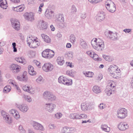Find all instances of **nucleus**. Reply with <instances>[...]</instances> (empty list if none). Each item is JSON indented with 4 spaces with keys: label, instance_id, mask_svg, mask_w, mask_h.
I'll return each instance as SVG.
<instances>
[{
    "label": "nucleus",
    "instance_id": "nucleus-1",
    "mask_svg": "<svg viewBox=\"0 0 133 133\" xmlns=\"http://www.w3.org/2000/svg\"><path fill=\"white\" fill-rule=\"evenodd\" d=\"M91 44L93 48L98 51H102L104 49V43L102 40L99 38L93 39L91 41Z\"/></svg>",
    "mask_w": 133,
    "mask_h": 133
},
{
    "label": "nucleus",
    "instance_id": "nucleus-2",
    "mask_svg": "<svg viewBox=\"0 0 133 133\" xmlns=\"http://www.w3.org/2000/svg\"><path fill=\"white\" fill-rule=\"evenodd\" d=\"M27 44L30 48H36L40 45L39 40L36 37L29 36L27 38Z\"/></svg>",
    "mask_w": 133,
    "mask_h": 133
},
{
    "label": "nucleus",
    "instance_id": "nucleus-3",
    "mask_svg": "<svg viewBox=\"0 0 133 133\" xmlns=\"http://www.w3.org/2000/svg\"><path fill=\"white\" fill-rule=\"evenodd\" d=\"M105 6L110 12L114 13L116 10V6L114 3L110 0L106 1L105 3Z\"/></svg>",
    "mask_w": 133,
    "mask_h": 133
},
{
    "label": "nucleus",
    "instance_id": "nucleus-4",
    "mask_svg": "<svg viewBox=\"0 0 133 133\" xmlns=\"http://www.w3.org/2000/svg\"><path fill=\"white\" fill-rule=\"evenodd\" d=\"M116 86L115 82L112 81H110L108 84L107 88L106 89V92L108 96H110L114 92L115 88Z\"/></svg>",
    "mask_w": 133,
    "mask_h": 133
},
{
    "label": "nucleus",
    "instance_id": "nucleus-5",
    "mask_svg": "<svg viewBox=\"0 0 133 133\" xmlns=\"http://www.w3.org/2000/svg\"><path fill=\"white\" fill-rule=\"evenodd\" d=\"M59 83L65 85H72V80L69 79L63 76H60L58 79Z\"/></svg>",
    "mask_w": 133,
    "mask_h": 133
},
{
    "label": "nucleus",
    "instance_id": "nucleus-6",
    "mask_svg": "<svg viewBox=\"0 0 133 133\" xmlns=\"http://www.w3.org/2000/svg\"><path fill=\"white\" fill-rule=\"evenodd\" d=\"M128 116L127 110L124 108H122L118 109L117 111V117L120 119H123Z\"/></svg>",
    "mask_w": 133,
    "mask_h": 133
},
{
    "label": "nucleus",
    "instance_id": "nucleus-7",
    "mask_svg": "<svg viewBox=\"0 0 133 133\" xmlns=\"http://www.w3.org/2000/svg\"><path fill=\"white\" fill-rule=\"evenodd\" d=\"M81 109L84 111L92 109L93 108L92 104L90 103L83 102L81 104Z\"/></svg>",
    "mask_w": 133,
    "mask_h": 133
},
{
    "label": "nucleus",
    "instance_id": "nucleus-8",
    "mask_svg": "<svg viewBox=\"0 0 133 133\" xmlns=\"http://www.w3.org/2000/svg\"><path fill=\"white\" fill-rule=\"evenodd\" d=\"M54 69V65L49 62L44 64L42 66L43 70L46 72H50L52 71Z\"/></svg>",
    "mask_w": 133,
    "mask_h": 133
},
{
    "label": "nucleus",
    "instance_id": "nucleus-9",
    "mask_svg": "<svg viewBox=\"0 0 133 133\" xmlns=\"http://www.w3.org/2000/svg\"><path fill=\"white\" fill-rule=\"evenodd\" d=\"M16 107L19 110L22 112L25 113L29 109V107L28 105L24 103L20 104H16Z\"/></svg>",
    "mask_w": 133,
    "mask_h": 133
},
{
    "label": "nucleus",
    "instance_id": "nucleus-10",
    "mask_svg": "<svg viewBox=\"0 0 133 133\" xmlns=\"http://www.w3.org/2000/svg\"><path fill=\"white\" fill-rule=\"evenodd\" d=\"M105 34L106 36L111 40H115L117 38V33L116 32H113L110 31H107L105 32Z\"/></svg>",
    "mask_w": 133,
    "mask_h": 133
},
{
    "label": "nucleus",
    "instance_id": "nucleus-11",
    "mask_svg": "<svg viewBox=\"0 0 133 133\" xmlns=\"http://www.w3.org/2000/svg\"><path fill=\"white\" fill-rule=\"evenodd\" d=\"M31 124L34 129L36 130H40L41 131H43L45 130L43 126L37 122L32 121L31 122Z\"/></svg>",
    "mask_w": 133,
    "mask_h": 133
},
{
    "label": "nucleus",
    "instance_id": "nucleus-12",
    "mask_svg": "<svg viewBox=\"0 0 133 133\" xmlns=\"http://www.w3.org/2000/svg\"><path fill=\"white\" fill-rule=\"evenodd\" d=\"M44 107L47 111L51 113L54 111L56 106V104L54 103H46L44 105Z\"/></svg>",
    "mask_w": 133,
    "mask_h": 133
},
{
    "label": "nucleus",
    "instance_id": "nucleus-13",
    "mask_svg": "<svg viewBox=\"0 0 133 133\" xmlns=\"http://www.w3.org/2000/svg\"><path fill=\"white\" fill-rule=\"evenodd\" d=\"M1 115L4 122L8 124L11 123V118L7 113L4 111H2L1 112Z\"/></svg>",
    "mask_w": 133,
    "mask_h": 133
},
{
    "label": "nucleus",
    "instance_id": "nucleus-14",
    "mask_svg": "<svg viewBox=\"0 0 133 133\" xmlns=\"http://www.w3.org/2000/svg\"><path fill=\"white\" fill-rule=\"evenodd\" d=\"M9 113L16 120H18L20 118L19 112L16 110L13 109L10 110Z\"/></svg>",
    "mask_w": 133,
    "mask_h": 133
},
{
    "label": "nucleus",
    "instance_id": "nucleus-15",
    "mask_svg": "<svg viewBox=\"0 0 133 133\" xmlns=\"http://www.w3.org/2000/svg\"><path fill=\"white\" fill-rule=\"evenodd\" d=\"M35 13L32 12H26L23 15L25 19L28 21H32L34 20Z\"/></svg>",
    "mask_w": 133,
    "mask_h": 133
},
{
    "label": "nucleus",
    "instance_id": "nucleus-16",
    "mask_svg": "<svg viewBox=\"0 0 133 133\" xmlns=\"http://www.w3.org/2000/svg\"><path fill=\"white\" fill-rule=\"evenodd\" d=\"M21 67L16 64H12L10 66V70L12 72L15 74L18 72L21 69Z\"/></svg>",
    "mask_w": 133,
    "mask_h": 133
},
{
    "label": "nucleus",
    "instance_id": "nucleus-17",
    "mask_svg": "<svg viewBox=\"0 0 133 133\" xmlns=\"http://www.w3.org/2000/svg\"><path fill=\"white\" fill-rule=\"evenodd\" d=\"M12 26L14 28L17 30H19L20 25L17 19H12L11 20Z\"/></svg>",
    "mask_w": 133,
    "mask_h": 133
},
{
    "label": "nucleus",
    "instance_id": "nucleus-18",
    "mask_svg": "<svg viewBox=\"0 0 133 133\" xmlns=\"http://www.w3.org/2000/svg\"><path fill=\"white\" fill-rule=\"evenodd\" d=\"M118 128L121 131H124L129 129L128 124L125 122H121L118 125Z\"/></svg>",
    "mask_w": 133,
    "mask_h": 133
},
{
    "label": "nucleus",
    "instance_id": "nucleus-19",
    "mask_svg": "<svg viewBox=\"0 0 133 133\" xmlns=\"http://www.w3.org/2000/svg\"><path fill=\"white\" fill-rule=\"evenodd\" d=\"M45 15L47 18L49 19H51L54 16V11L51 9H46L45 12Z\"/></svg>",
    "mask_w": 133,
    "mask_h": 133
},
{
    "label": "nucleus",
    "instance_id": "nucleus-20",
    "mask_svg": "<svg viewBox=\"0 0 133 133\" xmlns=\"http://www.w3.org/2000/svg\"><path fill=\"white\" fill-rule=\"evenodd\" d=\"M105 18V14L104 12L102 11H99L97 15V20L99 21H101L104 20Z\"/></svg>",
    "mask_w": 133,
    "mask_h": 133
},
{
    "label": "nucleus",
    "instance_id": "nucleus-21",
    "mask_svg": "<svg viewBox=\"0 0 133 133\" xmlns=\"http://www.w3.org/2000/svg\"><path fill=\"white\" fill-rule=\"evenodd\" d=\"M92 90L93 92L96 94H99L102 92L100 87L97 85L94 86L92 88Z\"/></svg>",
    "mask_w": 133,
    "mask_h": 133
},
{
    "label": "nucleus",
    "instance_id": "nucleus-22",
    "mask_svg": "<svg viewBox=\"0 0 133 133\" xmlns=\"http://www.w3.org/2000/svg\"><path fill=\"white\" fill-rule=\"evenodd\" d=\"M101 129L102 131L107 132H109L110 131V128L105 124H102L101 125Z\"/></svg>",
    "mask_w": 133,
    "mask_h": 133
},
{
    "label": "nucleus",
    "instance_id": "nucleus-23",
    "mask_svg": "<svg viewBox=\"0 0 133 133\" xmlns=\"http://www.w3.org/2000/svg\"><path fill=\"white\" fill-rule=\"evenodd\" d=\"M80 45L81 47L84 49L88 48V45L86 42L82 39H81L79 41Z\"/></svg>",
    "mask_w": 133,
    "mask_h": 133
},
{
    "label": "nucleus",
    "instance_id": "nucleus-24",
    "mask_svg": "<svg viewBox=\"0 0 133 133\" xmlns=\"http://www.w3.org/2000/svg\"><path fill=\"white\" fill-rule=\"evenodd\" d=\"M41 36L44 41L46 43H49L51 42V39L47 35L44 34H42Z\"/></svg>",
    "mask_w": 133,
    "mask_h": 133
},
{
    "label": "nucleus",
    "instance_id": "nucleus-25",
    "mask_svg": "<svg viewBox=\"0 0 133 133\" xmlns=\"http://www.w3.org/2000/svg\"><path fill=\"white\" fill-rule=\"evenodd\" d=\"M57 64L60 65H62L64 63V61L63 57H58L56 60Z\"/></svg>",
    "mask_w": 133,
    "mask_h": 133
},
{
    "label": "nucleus",
    "instance_id": "nucleus-26",
    "mask_svg": "<svg viewBox=\"0 0 133 133\" xmlns=\"http://www.w3.org/2000/svg\"><path fill=\"white\" fill-rule=\"evenodd\" d=\"M39 26L41 29H45L47 28L46 23L43 21H40L39 23Z\"/></svg>",
    "mask_w": 133,
    "mask_h": 133
},
{
    "label": "nucleus",
    "instance_id": "nucleus-27",
    "mask_svg": "<svg viewBox=\"0 0 133 133\" xmlns=\"http://www.w3.org/2000/svg\"><path fill=\"white\" fill-rule=\"evenodd\" d=\"M0 6L3 9H6L7 4L6 0H0Z\"/></svg>",
    "mask_w": 133,
    "mask_h": 133
},
{
    "label": "nucleus",
    "instance_id": "nucleus-28",
    "mask_svg": "<svg viewBox=\"0 0 133 133\" xmlns=\"http://www.w3.org/2000/svg\"><path fill=\"white\" fill-rule=\"evenodd\" d=\"M28 69L29 74L31 75H35L36 72L34 71L33 67L31 65H30L28 66Z\"/></svg>",
    "mask_w": 133,
    "mask_h": 133
},
{
    "label": "nucleus",
    "instance_id": "nucleus-29",
    "mask_svg": "<svg viewBox=\"0 0 133 133\" xmlns=\"http://www.w3.org/2000/svg\"><path fill=\"white\" fill-rule=\"evenodd\" d=\"M118 67L115 65H110L108 69V71L110 73L112 72H115L116 69H117Z\"/></svg>",
    "mask_w": 133,
    "mask_h": 133
},
{
    "label": "nucleus",
    "instance_id": "nucleus-30",
    "mask_svg": "<svg viewBox=\"0 0 133 133\" xmlns=\"http://www.w3.org/2000/svg\"><path fill=\"white\" fill-rule=\"evenodd\" d=\"M15 60L17 62L23 64L26 63V61L23 57H18L15 58Z\"/></svg>",
    "mask_w": 133,
    "mask_h": 133
},
{
    "label": "nucleus",
    "instance_id": "nucleus-31",
    "mask_svg": "<svg viewBox=\"0 0 133 133\" xmlns=\"http://www.w3.org/2000/svg\"><path fill=\"white\" fill-rule=\"evenodd\" d=\"M51 94V93L49 91H45L43 94V97L45 99H48Z\"/></svg>",
    "mask_w": 133,
    "mask_h": 133
},
{
    "label": "nucleus",
    "instance_id": "nucleus-32",
    "mask_svg": "<svg viewBox=\"0 0 133 133\" xmlns=\"http://www.w3.org/2000/svg\"><path fill=\"white\" fill-rule=\"evenodd\" d=\"M102 57L106 61L108 62H111L113 60L112 57L106 55H103Z\"/></svg>",
    "mask_w": 133,
    "mask_h": 133
},
{
    "label": "nucleus",
    "instance_id": "nucleus-33",
    "mask_svg": "<svg viewBox=\"0 0 133 133\" xmlns=\"http://www.w3.org/2000/svg\"><path fill=\"white\" fill-rule=\"evenodd\" d=\"M83 73L85 76L87 77L92 78L93 77L94 75V73L92 72H83Z\"/></svg>",
    "mask_w": 133,
    "mask_h": 133
},
{
    "label": "nucleus",
    "instance_id": "nucleus-34",
    "mask_svg": "<svg viewBox=\"0 0 133 133\" xmlns=\"http://www.w3.org/2000/svg\"><path fill=\"white\" fill-rule=\"evenodd\" d=\"M48 50H49L48 52V58L50 59L52 58L55 54L54 51L49 49Z\"/></svg>",
    "mask_w": 133,
    "mask_h": 133
},
{
    "label": "nucleus",
    "instance_id": "nucleus-35",
    "mask_svg": "<svg viewBox=\"0 0 133 133\" xmlns=\"http://www.w3.org/2000/svg\"><path fill=\"white\" fill-rule=\"evenodd\" d=\"M11 89V87L10 85H7L4 88L3 92L5 93H8L10 91Z\"/></svg>",
    "mask_w": 133,
    "mask_h": 133
},
{
    "label": "nucleus",
    "instance_id": "nucleus-36",
    "mask_svg": "<svg viewBox=\"0 0 133 133\" xmlns=\"http://www.w3.org/2000/svg\"><path fill=\"white\" fill-rule=\"evenodd\" d=\"M23 98L25 101L29 103L31 102L32 101V99L29 96L27 95H24Z\"/></svg>",
    "mask_w": 133,
    "mask_h": 133
},
{
    "label": "nucleus",
    "instance_id": "nucleus-37",
    "mask_svg": "<svg viewBox=\"0 0 133 133\" xmlns=\"http://www.w3.org/2000/svg\"><path fill=\"white\" fill-rule=\"evenodd\" d=\"M36 81L37 83L41 84L44 82V79L41 76H40L36 79Z\"/></svg>",
    "mask_w": 133,
    "mask_h": 133
},
{
    "label": "nucleus",
    "instance_id": "nucleus-38",
    "mask_svg": "<svg viewBox=\"0 0 133 133\" xmlns=\"http://www.w3.org/2000/svg\"><path fill=\"white\" fill-rule=\"evenodd\" d=\"M31 87L32 86H31L26 85L23 87V89L24 91L29 93Z\"/></svg>",
    "mask_w": 133,
    "mask_h": 133
},
{
    "label": "nucleus",
    "instance_id": "nucleus-39",
    "mask_svg": "<svg viewBox=\"0 0 133 133\" xmlns=\"http://www.w3.org/2000/svg\"><path fill=\"white\" fill-rule=\"evenodd\" d=\"M49 50L48 49H46L43 51L42 52V56L45 58H48V52Z\"/></svg>",
    "mask_w": 133,
    "mask_h": 133
},
{
    "label": "nucleus",
    "instance_id": "nucleus-40",
    "mask_svg": "<svg viewBox=\"0 0 133 133\" xmlns=\"http://www.w3.org/2000/svg\"><path fill=\"white\" fill-rule=\"evenodd\" d=\"M66 74L68 76L73 77L75 74V72L72 70H68L66 71Z\"/></svg>",
    "mask_w": 133,
    "mask_h": 133
},
{
    "label": "nucleus",
    "instance_id": "nucleus-41",
    "mask_svg": "<svg viewBox=\"0 0 133 133\" xmlns=\"http://www.w3.org/2000/svg\"><path fill=\"white\" fill-rule=\"evenodd\" d=\"M28 80L27 76L26 74V72H24L22 75V81L26 82Z\"/></svg>",
    "mask_w": 133,
    "mask_h": 133
},
{
    "label": "nucleus",
    "instance_id": "nucleus-42",
    "mask_svg": "<svg viewBox=\"0 0 133 133\" xmlns=\"http://www.w3.org/2000/svg\"><path fill=\"white\" fill-rule=\"evenodd\" d=\"M64 18L63 16V15L62 14H59L58 15L57 19L59 21L63 22L64 21Z\"/></svg>",
    "mask_w": 133,
    "mask_h": 133
},
{
    "label": "nucleus",
    "instance_id": "nucleus-43",
    "mask_svg": "<svg viewBox=\"0 0 133 133\" xmlns=\"http://www.w3.org/2000/svg\"><path fill=\"white\" fill-rule=\"evenodd\" d=\"M62 132L63 133H69V127H65L62 128Z\"/></svg>",
    "mask_w": 133,
    "mask_h": 133
},
{
    "label": "nucleus",
    "instance_id": "nucleus-44",
    "mask_svg": "<svg viewBox=\"0 0 133 133\" xmlns=\"http://www.w3.org/2000/svg\"><path fill=\"white\" fill-rule=\"evenodd\" d=\"M76 38L75 36L73 34L70 36V40L71 43H74L76 41Z\"/></svg>",
    "mask_w": 133,
    "mask_h": 133
},
{
    "label": "nucleus",
    "instance_id": "nucleus-45",
    "mask_svg": "<svg viewBox=\"0 0 133 133\" xmlns=\"http://www.w3.org/2000/svg\"><path fill=\"white\" fill-rule=\"evenodd\" d=\"M92 58L95 61H101V59L95 53L94 55Z\"/></svg>",
    "mask_w": 133,
    "mask_h": 133
},
{
    "label": "nucleus",
    "instance_id": "nucleus-46",
    "mask_svg": "<svg viewBox=\"0 0 133 133\" xmlns=\"http://www.w3.org/2000/svg\"><path fill=\"white\" fill-rule=\"evenodd\" d=\"M28 55L30 58L33 57L35 56V53L33 51H30L29 52Z\"/></svg>",
    "mask_w": 133,
    "mask_h": 133
},
{
    "label": "nucleus",
    "instance_id": "nucleus-47",
    "mask_svg": "<svg viewBox=\"0 0 133 133\" xmlns=\"http://www.w3.org/2000/svg\"><path fill=\"white\" fill-rule=\"evenodd\" d=\"M62 116V114L61 112H57L55 114V117L57 119L61 118Z\"/></svg>",
    "mask_w": 133,
    "mask_h": 133
},
{
    "label": "nucleus",
    "instance_id": "nucleus-48",
    "mask_svg": "<svg viewBox=\"0 0 133 133\" xmlns=\"http://www.w3.org/2000/svg\"><path fill=\"white\" fill-rule=\"evenodd\" d=\"M105 107V104L103 103L100 104L98 105L99 109L101 110L103 109Z\"/></svg>",
    "mask_w": 133,
    "mask_h": 133
},
{
    "label": "nucleus",
    "instance_id": "nucleus-49",
    "mask_svg": "<svg viewBox=\"0 0 133 133\" xmlns=\"http://www.w3.org/2000/svg\"><path fill=\"white\" fill-rule=\"evenodd\" d=\"M87 53L90 57L92 58L95 53L92 51H90L87 52Z\"/></svg>",
    "mask_w": 133,
    "mask_h": 133
},
{
    "label": "nucleus",
    "instance_id": "nucleus-50",
    "mask_svg": "<svg viewBox=\"0 0 133 133\" xmlns=\"http://www.w3.org/2000/svg\"><path fill=\"white\" fill-rule=\"evenodd\" d=\"M56 97L55 96L53 95L52 93H51V95L50 96L49 98L48 99L49 100H50L51 101H53L55 100L56 99Z\"/></svg>",
    "mask_w": 133,
    "mask_h": 133
},
{
    "label": "nucleus",
    "instance_id": "nucleus-51",
    "mask_svg": "<svg viewBox=\"0 0 133 133\" xmlns=\"http://www.w3.org/2000/svg\"><path fill=\"white\" fill-rule=\"evenodd\" d=\"M71 12L73 13H74L77 11V9L75 5H72L71 6Z\"/></svg>",
    "mask_w": 133,
    "mask_h": 133
},
{
    "label": "nucleus",
    "instance_id": "nucleus-52",
    "mask_svg": "<svg viewBox=\"0 0 133 133\" xmlns=\"http://www.w3.org/2000/svg\"><path fill=\"white\" fill-rule=\"evenodd\" d=\"M9 82L10 84H11L14 87H17L16 83L14 81L10 80L9 81Z\"/></svg>",
    "mask_w": 133,
    "mask_h": 133
},
{
    "label": "nucleus",
    "instance_id": "nucleus-53",
    "mask_svg": "<svg viewBox=\"0 0 133 133\" xmlns=\"http://www.w3.org/2000/svg\"><path fill=\"white\" fill-rule=\"evenodd\" d=\"M79 15L81 18L84 19L86 17V14L85 12H81L79 14Z\"/></svg>",
    "mask_w": 133,
    "mask_h": 133
},
{
    "label": "nucleus",
    "instance_id": "nucleus-54",
    "mask_svg": "<svg viewBox=\"0 0 133 133\" xmlns=\"http://www.w3.org/2000/svg\"><path fill=\"white\" fill-rule=\"evenodd\" d=\"M18 12H20L23 11L24 9V7L23 6L19 5L17 6Z\"/></svg>",
    "mask_w": 133,
    "mask_h": 133
},
{
    "label": "nucleus",
    "instance_id": "nucleus-55",
    "mask_svg": "<svg viewBox=\"0 0 133 133\" xmlns=\"http://www.w3.org/2000/svg\"><path fill=\"white\" fill-rule=\"evenodd\" d=\"M89 1L92 3H97L102 1V0H88Z\"/></svg>",
    "mask_w": 133,
    "mask_h": 133
},
{
    "label": "nucleus",
    "instance_id": "nucleus-56",
    "mask_svg": "<svg viewBox=\"0 0 133 133\" xmlns=\"http://www.w3.org/2000/svg\"><path fill=\"white\" fill-rule=\"evenodd\" d=\"M73 53L72 52H68L67 54V56L69 58H72L73 56Z\"/></svg>",
    "mask_w": 133,
    "mask_h": 133
},
{
    "label": "nucleus",
    "instance_id": "nucleus-57",
    "mask_svg": "<svg viewBox=\"0 0 133 133\" xmlns=\"http://www.w3.org/2000/svg\"><path fill=\"white\" fill-rule=\"evenodd\" d=\"M48 127L50 129H54L56 128V126L54 124H50L48 125Z\"/></svg>",
    "mask_w": 133,
    "mask_h": 133
},
{
    "label": "nucleus",
    "instance_id": "nucleus-58",
    "mask_svg": "<svg viewBox=\"0 0 133 133\" xmlns=\"http://www.w3.org/2000/svg\"><path fill=\"white\" fill-rule=\"evenodd\" d=\"M69 133L74 132L75 131V129L74 127H69Z\"/></svg>",
    "mask_w": 133,
    "mask_h": 133
},
{
    "label": "nucleus",
    "instance_id": "nucleus-59",
    "mask_svg": "<svg viewBox=\"0 0 133 133\" xmlns=\"http://www.w3.org/2000/svg\"><path fill=\"white\" fill-rule=\"evenodd\" d=\"M75 113H72L69 115L70 118L72 119H75Z\"/></svg>",
    "mask_w": 133,
    "mask_h": 133
},
{
    "label": "nucleus",
    "instance_id": "nucleus-60",
    "mask_svg": "<svg viewBox=\"0 0 133 133\" xmlns=\"http://www.w3.org/2000/svg\"><path fill=\"white\" fill-rule=\"evenodd\" d=\"M35 93V89L32 87L30 90L29 93L31 94H34Z\"/></svg>",
    "mask_w": 133,
    "mask_h": 133
},
{
    "label": "nucleus",
    "instance_id": "nucleus-61",
    "mask_svg": "<svg viewBox=\"0 0 133 133\" xmlns=\"http://www.w3.org/2000/svg\"><path fill=\"white\" fill-rule=\"evenodd\" d=\"M12 45L14 49L13 51L14 52H16L17 50V48L16 47V43L15 42L13 43H12Z\"/></svg>",
    "mask_w": 133,
    "mask_h": 133
},
{
    "label": "nucleus",
    "instance_id": "nucleus-62",
    "mask_svg": "<svg viewBox=\"0 0 133 133\" xmlns=\"http://www.w3.org/2000/svg\"><path fill=\"white\" fill-rule=\"evenodd\" d=\"M116 74V73L115 72H112L110 73V75L113 78H116L118 77V76Z\"/></svg>",
    "mask_w": 133,
    "mask_h": 133
},
{
    "label": "nucleus",
    "instance_id": "nucleus-63",
    "mask_svg": "<svg viewBox=\"0 0 133 133\" xmlns=\"http://www.w3.org/2000/svg\"><path fill=\"white\" fill-rule=\"evenodd\" d=\"M34 63L37 66L40 67V63L39 62H38L37 60H35L34 61Z\"/></svg>",
    "mask_w": 133,
    "mask_h": 133
},
{
    "label": "nucleus",
    "instance_id": "nucleus-64",
    "mask_svg": "<svg viewBox=\"0 0 133 133\" xmlns=\"http://www.w3.org/2000/svg\"><path fill=\"white\" fill-rule=\"evenodd\" d=\"M87 117V115L84 114H81V119H85Z\"/></svg>",
    "mask_w": 133,
    "mask_h": 133
}]
</instances>
